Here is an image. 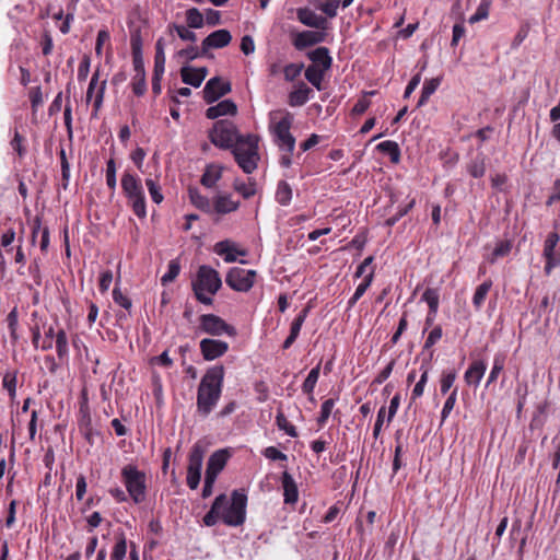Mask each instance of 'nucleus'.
I'll return each mask as SVG.
<instances>
[{
  "instance_id": "nucleus-1",
  "label": "nucleus",
  "mask_w": 560,
  "mask_h": 560,
  "mask_svg": "<svg viewBox=\"0 0 560 560\" xmlns=\"http://www.w3.org/2000/svg\"><path fill=\"white\" fill-rule=\"evenodd\" d=\"M224 368H209L200 380L197 388L196 413L207 418L217 407L223 390Z\"/></svg>"
},
{
  "instance_id": "nucleus-2",
  "label": "nucleus",
  "mask_w": 560,
  "mask_h": 560,
  "mask_svg": "<svg viewBox=\"0 0 560 560\" xmlns=\"http://www.w3.org/2000/svg\"><path fill=\"white\" fill-rule=\"evenodd\" d=\"M293 120V114L288 110H277L270 114V131L280 151L294 152L295 138L290 131Z\"/></svg>"
},
{
  "instance_id": "nucleus-3",
  "label": "nucleus",
  "mask_w": 560,
  "mask_h": 560,
  "mask_svg": "<svg viewBox=\"0 0 560 560\" xmlns=\"http://www.w3.org/2000/svg\"><path fill=\"white\" fill-rule=\"evenodd\" d=\"M222 285V280L217 270L209 266H200L196 280L192 282V289L197 300L206 305L212 303V295L215 294Z\"/></svg>"
},
{
  "instance_id": "nucleus-4",
  "label": "nucleus",
  "mask_w": 560,
  "mask_h": 560,
  "mask_svg": "<svg viewBox=\"0 0 560 560\" xmlns=\"http://www.w3.org/2000/svg\"><path fill=\"white\" fill-rule=\"evenodd\" d=\"M233 155L238 166L246 174H252L259 161L258 138L254 135H247L240 139L232 149Z\"/></svg>"
},
{
  "instance_id": "nucleus-5",
  "label": "nucleus",
  "mask_w": 560,
  "mask_h": 560,
  "mask_svg": "<svg viewBox=\"0 0 560 560\" xmlns=\"http://www.w3.org/2000/svg\"><path fill=\"white\" fill-rule=\"evenodd\" d=\"M121 188L133 213L140 219L145 218V197L141 179L136 174L126 171L121 176Z\"/></svg>"
},
{
  "instance_id": "nucleus-6",
  "label": "nucleus",
  "mask_w": 560,
  "mask_h": 560,
  "mask_svg": "<svg viewBox=\"0 0 560 560\" xmlns=\"http://www.w3.org/2000/svg\"><path fill=\"white\" fill-rule=\"evenodd\" d=\"M121 478L133 503H142L147 498L145 474L139 470L137 466L128 464L121 468Z\"/></svg>"
},
{
  "instance_id": "nucleus-7",
  "label": "nucleus",
  "mask_w": 560,
  "mask_h": 560,
  "mask_svg": "<svg viewBox=\"0 0 560 560\" xmlns=\"http://www.w3.org/2000/svg\"><path fill=\"white\" fill-rule=\"evenodd\" d=\"M247 495L243 491L234 490L228 504L221 509L220 517L228 526H241L246 518Z\"/></svg>"
},
{
  "instance_id": "nucleus-8",
  "label": "nucleus",
  "mask_w": 560,
  "mask_h": 560,
  "mask_svg": "<svg viewBox=\"0 0 560 560\" xmlns=\"http://www.w3.org/2000/svg\"><path fill=\"white\" fill-rule=\"evenodd\" d=\"M244 137L240 136L236 126L226 119L218 120L209 135L211 142L221 149H233L235 143Z\"/></svg>"
},
{
  "instance_id": "nucleus-9",
  "label": "nucleus",
  "mask_w": 560,
  "mask_h": 560,
  "mask_svg": "<svg viewBox=\"0 0 560 560\" xmlns=\"http://www.w3.org/2000/svg\"><path fill=\"white\" fill-rule=\"evenodd\" d=\"M208 334L211 336L228 335L233 337L236 330L233 326L229 325L224 319L214 314H203L199 317V325L196 334Z\"/></svg>"
},
{
  "instance_id": "nucleus-10",
  "label": "nucleus",
  "mask_w": 560,
  "mask_h": 560,
  "mask_svg": "<svg viewBox=\"0 0 560 560\" xmlns=\"http://www.w3.org/2000/svg\"><path fill=\"white\" fill-rule=\"evenodd\" d=\"M256 279V271L233 267L229 270L225 277L226 284L237 292L249 291Z\"/></svg>"
},
{
  "instance_id": "nucleus-11",
  "label": "nucleus",
  "mask_w": 560,
  "mask_h": 560,
  "mask_svg": "<svg viewBox=\"0 0 560 560\" xmlns=\"http://www.w3.org/2000/svg\"><path fill=\"white\" fill-rule=\"evenodd\" d=\"M203 455L202 446L196 443L190 451L187 468V485L192 490L197 489L200 482Z\"/></svg>"
},
{
  "instance_id": "nucleus-12",
  "label": "nucleus",
  "mask_w": 560,
  "mask_h": 560,
  "mask_svg": "<svg viewBox=\"0 0 560 560\" xmlns=\"http://www.w3.org/2000/svg\"><path fill=\"white\" fill-rule=\"evenodd\" d=\"M133 70L132 91L136 95L141 96L147 90L145 70L142 59L140 46L132 45Z\"/></svg>"
},
{
  "instance_id": "nucleus-13",
  "label": "nucleus",
  "mask_w": 560,
  "mask_h": 560,
  "mask_svg": "<svg viewBox=\"0 0 560 560\" xmlns=\"http://www.w3.org/2000/svg\"><path fill=\"white\" fill-rule=\"evenodd\" d=\"M560 241V235L556 232H551L548 234L545 244H544V257L546 259L545 271L546 273H550V271L560 265V253L556 252V247Z\"/></svg>"
},
{
  "instance_id": "nucleus-14",
  "label": "nucleus",
  "mask_w": 560,
  "mask_h": 560,
  "mask_svg": "<svg viewBox=\"0 0 560 560\" xmlns=\"http://www.w3.org/2000/svg\"><path fill=\"white\" fill-rule=\"evenodd\" d=\"M200 351L205 360L212 361L229 350V343L219 339L205 338L200 341Z\"/></svg>"
},
{
  "instance_id": "nucleus-15",
  "label": "nucleus",
  "mask_w": 560,
  "mask_h": 560,
  "mask_svg": "<svg viewBox=\"0 0 560 560\" xmlns=\"http://www.w3.org/2000/svg\"><path fill=\"white\" fill-rule=\"evenodd\" d=\"M231 91V84L222 79L214 77L210 79L203 88V98L208 104L219 100Z\"/></svg>"
},
{
  "instance_id": "nucleus-16",
  "label": "nucleus",
  "mask_w": 560,
  "mask_h": 560,
  "mask_svg": "<svg viewBox=\"0 0 560 560\" xmlns=\"http://www.w3.org/2000/svg\"><path fill=\"white\" fill-rule=\"evenodd\" d=\"M326 38V31H303L295 34L293 45L298 50H303L306 47L323 43Z\"/></svg>"
},
{
  "instance_id": "nucleus-17",
  "label": "nucleus",
  "mask_w": 560,
  "mask_h": 560,
  "mask_svg": "<svg viewBox=\"0 0 560 560\" xmlns=\"http://www.w3.org/2000/svg\"><path fill=\"white\" fill-rule=\"evenodd\" d=\"M296 16H298V20L302 24H304L308 27H313L316 30H324V31L327 30V24H328L327 19L315 13L310 8L298 9Z\"/></svg>"
},
{
  "instance_id": "nucleus-18",
  "label": "nucleus",
  "mask_w": 560,
  "mask_h": 560,
  "mask_svg": "<svg viewBox=\"0 0 560 560\" xmlns=\"http://www.w3.org/2000/svg\"><path fill=\"white\" fill-rule=\"evenodd\" d=\"M231 39L232 36L228 30L214 31L202 40V52L207 54L212 48H223L231 43Z\"/></svg>"
},
{
  "instance_id": "nucleus-19",
  "label": "nucleus",
  "mask_w": 560,
  "mask_h": 560,
  "mask_svg": "<svg viewBox=\"0 0 560 560\" xmlns=\"http://www.w3.org/2000/svg\"><path fill=\"white\" fill-rule=\"evenodd\" d=\"M214 253L223 257L225 262H234L237 256H245L246 252L237 248L236 244L230 240L218 242L213 248Z\"/></svg>"
},
{
  "instance_id": "nucleus-20",
  "label": "nucleus",
  "mask_w": 560,
  "mask_h": 560,
  "mask_svg": "<svg viewBox=\"0 0 560 560\" xmlns=\"http://www.w3.org/2000/svg\"><path fill=\"white\" fill-rule=\"evenodd\" d=\"M229 458L226 450H219L214 452L208 459L206 476L212 477L217 480L218 475L223 470Z\"/></svg>"
},
{
  "instance_id": "nucleus-21",
  "label": "nucleus",
  "mask_w": 560,
  "mask_h": 560,
  "mask_svg": "<svg viewBox=\"0 0 560 560\" xmlns=\"http://www.w3.org/2000/svg\"><path fill=\"white\" fill-rule=\"evenodd\" d=\"M240 207V201L234 200L229 194H218L212 200V213L228 214L236 211Z\"/></svg>"
},
{
  "instance_id": "nucleus-22",
  "label": "nucleus",
  "mask_w": 560,
  "mask_h": 560,
  "mask_svg": "<svg viewBox=\"0 0 560 560\" xmlns=\"http://www.w3.org/2000/svg\"><path fill=\"white\" fill-rule=\"evenodd\" d=\"M208 70L205 67L201 68H192L189 66H184L180 69V75L184 83L191 85L194 88H198L201 85L202 81L207 77Z\"/></svg>"
},
{
  "instance_id": "nucleus-23",
  "label": "nucleus",
  "mask_w": 560,
  "mask_h": 560,
  "mask_svg": "<svg viewBox=\"0 0 560 560\" xmlns=\"http://www.w3.org/2000/svg\"><path fill=\"white\" fill-rule=\"evenodd\" d=\"M105 88H106V81L105 80H103L98 84V71H96L92 75L91 81L89 83L88 91H86V100H88V102L91 101V98L93 97L94 92L96 91L95 98H94L95 112H97L101 108V106H102L103 98H104Z\"/></svg>"
},
{
  "instance_id": "nucleus-24",
  "label": "nucleus",
  "mask_w": 560,
  "mask_h": 560,
  "mask_svg": "<svg viewBox=\"0 0 560 560\" xmlns=\"http://www.w3.org/2000/svg\"><path fill=\"white\" fill-rule=\"evenodd\" d=\"M313 95V90L304 82H299L289 93L288 103L292 107L303 106Z\"/></svg>"
},
{
  "instance_id": "nucleus-25",
  "label": "nucleus",
  "mask_w": 560,
  "mask_h": 560,
  "mask_svg": "<svg viewBox=\"0 0 560 560\" xmlns=\"http://www.w3.org/2000/svg\"><path fill=\"white\" fill-rule=\"evenodd\" d=\"M237 113V106L232 100H224L207 109L206 116L209 119H217L221 116H234Z\"/></svg>"
},
{
  "instance_id": "nucleus-26",
  "label": "nucleus",
  "mask_w": 560,
  "mask_h": 560,
  "mask_svg": "<svg viewBox=\"0 0 560 560\" xmlns=\"http://www.w3.org/2000/svg\"><path fill=\"white\" fill-rule=\"evenodd\" d=\"M281 483L283 488V498L285 504H294L298 502L299 499V490L296 482L294 481L293 477L288 472L284 471L281 477Z\"/></svg>"
},
{
  "instance_id": "nucleus-27",
  "label": "nucleus",
  "mask_w": 560,
  "mask_h": 560,
  "mask_svg": "<svg viewBox=\"0 0 560 560\" xmlns=\"http://www.w3.org/2000/svg\"><path fill=\"white\" fill-rule=\"evenodd\" d=\"M228 504V497L225 494H220L218 495L212 505H211V509L210 511L203 516V524L206 526H214L219 520H221L220 517V513H221V509L223 508V505H226Z\"/></svg>"
},
{
  "instance_id": "nucleus-28",
  "label": "nucleus",
  "mask_w": 560,
  "mask_h": 560,
  "mask_svg": "<svg viewBox=\"0 0 560 560\" xmlns=\"http://www.w3.org/2000/svg\"><path fill=\"white\" fill-rule=\"evenodd\" d=\"M487 370V365L483 361H475L465 372V381L468 385L477 387L483 377Z\"/></svg>"
},
{
  "instance_id": "nucleus-29",
  "label": "nucleus",
  "mask_w": 560,
  "mask_h": 560,
  "mask_svg": "<svg viewBox=\"0 0 560 560\" xmlns=\"http://www.w3.org/2000/svg\"><path fill=\"white\" fill-rule=\"evenodd\" d=\"M308 310H302L299 315L293 319L290 328V334L283 342V349H289L300 335L301 328L307 317Z\"/></svg>"
},
{
  "instance_id": "nucleus-30",
  "label": "nucleus",
  "mask_w": 560,
  "mask_h": 560,
  "mask_svg": "<svg viewBox=\"0 0 560 560\" xmlns=\"http://www.w3.org/2000/svg\"><path fill=\"white\" fill-rule=\"evenodd\" d=\"M308 58L313 61L312 66H318L320 69L327 71L330 69L332 59L329 50L326 47H318L307 54Z\"/></svg>"
},
{
  "instance_id": "nucleus-31",
  "label": "nucleus",
  "mask_w": 560,
  "mask_h": 560,
  "mask_svg": "<svg viewBox=\"0 0 560 560\" xmlns=\"http://www.w3.org/2000/svg\"><path fill=\"white\" fill-rule=\"evenodd\" d=\"M165 42L163 38H159L155 43V56H154V73L156 81H160L165 71Z\"/></svg>"
},
{
  "instance_id": "nucleus-32",
  "label": "nucleus",
  "mask_w": 560,
  "mask_h": 560,
  "mask_svg": "<svg viewBox=\"0 0 560 560\" xmlns=\"http://www.w3.org/2000/svg\"><path fill=\"white\" fill-rule=\"evenodd\" d=\"M222 176V167L217 164L208 165L202 177L201 184L205 187H213Z\"/></svg>"
},
{
  "instance_id": "nucleus-33",
  "label": "nucleus",
  "mask_w": 560,
  "mask_h": 560,
  "mask_svg": "<svg viewBox=\"0 0 560 560\" xmlns=\"http://www.w3.org/2000/svg\"><path fill=\"white\" fill-rule=\"evenodd\" d=\"M189 199L196 208L206 213H212V201H210L206 196L201 195L198 189H189Z\"/></svg>"
},
{
  "instance_id": "nucleus-34",
  "label": "nucleus",
  "mask_w": 560,
  "mask_h": 560,
  "mask_svg": "<svg viewBox=\"0 0 560 560\" xmlns=\"http://www.w3.org/2000/svg\"><path fill=\"white\" fill-rule=\"evenodd\" d=\"M491 288H492L491 280H486L485 282H482L481 284H479L476 288L474 296H472V305L477 311H479L482 307V305L486 301V298H487L489 291L491 290Z\"/></svg>"
},
{
  "instance_id": "nucleus-35",
  "label": "nucleus",
  "mask_w": 560,
  "mask_h": 560,
  "mask_svg": "<svg viewBox=\"0 0 560 560\" xmlns=\"http://www.w3.org/2000/svg\"><path fill=\"white\" fill-rule=\"evenodd\" d=\"M376 149L387 154L393 163L397 164L400 161V149L395 141H383L377 144Z\"/></svg>"
},
{
  "instance_id": "nucleus-36",
  "label": "nucleus",
  "mask_w": 560,
  "mask_h": 560,
  "mask_svg": "<svg viewBox=\"0 0 560 560\" xmlns=\"http://www.w3.org/2000/svg\"><path fill=\"white\" fill-rule=\"evenodd\" d=\"M441 80L439 78H432L425 80L421 90V96L418 101V107H421L427 104L430 96L438 90Z\"/></svg>"
},
{
  "instance_id": "nucleus-37",
  "label": "nucleus",
  "mask_w": 560,
  "mask_h": 560,
  "mask_svg": "<svg viewBox=\"0 0 560 560\" xmlns=\"http://www.w3.org/2000/svg\"><path fill=\"white\" fill-rule=\"evenodd\" d=\"M324 73L325 70L320 69L318 66H308L305 70V79L320 91Z\"/></svg>"
},
{
  "instance_id": "nucleus-38",
  "label": "nucleus",
  "mask_w": 560,
  "mask_h": 560,
  "mask_svg": "<svg viewBox=\"0 0 560 560\" xmlns=\"http://www.w3.org/2000/svg\"><path fill=\"white\" fill-rule=\"evenodd\" d=\"M233 188L245 199H248L256 194V183L252 179H249L247 183L235 179L233 183Z\"/></svg>"
},
{
  "instance_id": "nucleus-39",
  "label": "nucleus",
  "mask_w": 560,
  "mask_h": 560,
  "mask_svg": "<svg viewBox=\"0 0 560 560\" xmlns=\"http://www.w3.org/2000/svg\"><path fill=\"white\" fill-rule=\"evenodd\" d=\"M55 339L58 358L60 360H63L65 358L68 357L69 352L68 338L66 331L63 329H59L55 335Z\"/></svg>"
},
{
  "instance_id": "nucleus-40",
  "label": "nucleus",
  "mask_w": 560,
  "mask_h": 560,
  "mask_svg": "<svg viewBox=\"0 0 560 560\" xmlns=\"http://www.w3.org/2000/svg\"><path fill=\"white\" fill-rule=\"evenodd\" d=\"M276 199L281 206H288L292 199V189L287 182H280L276 191Z\"/></svg>"
},
{
  "instance_id": "nucleus-41",
  "label": "nucleus",
  "mask_w": 560,
  "mask_h": 560,
  "mask_svg": "<svg viewBox=\"0 0 560 560\" xmlns=\"http://www.w3.org/2000/svg\"><path fill=\"white\" fill-rule=\"evenodd\" d=\"M127 553V540L124 535H120L110 553V560H125Z\"/></svg>"
},
{
  "instance_id": "nucleus-42",
  "label": "nucleus",
  "mask_w": 560,
  "mask_h": 560,
  "mask_svg": "<svg viewBox=\"0 0 560 560\" xmlns=\"http://www.w3.org/2000/svg\"><path fill=\"white\" fill-rule=\"evenodd\" d=\"M319 364L315 368H313L308 375L306 376L305 381L303 382L302 384V390L303 393L305 394H312L315 386H316V383L318 381V377H319Z\"/></svg>"
},
{
  "instance_id": "nucleus-43",
  "label": "nucleus",
  "mask_w": 560,
  "mask_h": 560,
  "mask_svg": "<svg viewBox=\"0 0 560 560\" xmlns=\"http://www.w3.org/2000/svg\"><path fill=\"white\" fill-rule=\"evenodd\" d=\"M276 424L279 430L284 431L289 436L295 438L298 435L295 427L289 422L282 411H279L276 416Z\"/></svg>"
},
{
  "instance_id": "nucleus-44",
  "label": "nucleus",
  "mask_w": 560,
  "mask_h": 560,
  "mask_svg": "<svg viewBox=\"0 0 560 560\" xmlns=\"http://www.w3.org/2000/svg\"><path fill=\"white\" fill-rule=\"evenodd\" d=\"M145 186L152 200L155 203L160 205L163 201L164 197L161 191V186L159 185V183L155 179L148 177L145 178Z\"/></svg>"
},
{
  "instance_id": "nucleus-45",
  "label": "nucleus",
  "mask_w": 560,
  "mask_h": 560,
  "mask_svg": "<svg viewBox=\"0 0 560 560\" xmlns=\"http://www.w3.org/2000/svg\"><path fill=\"white\" fill-rule=\"evenodd\" d=\"M422 301L427 302L430 313L435 315L439 307V293L434 289H427L422 294Z\"/></svg>"
},
{
  "instance_id": "nucleus-46",
  "label": "nucleus",
  "mask_w": 560,
  "mask_h": 560,
  "mask_svg": "<svg viewBox=\"0 0 560 560\" xmlns=\"http://www.w3.org/2000/svg\"><path fill=\"white\" fill-rule=\"evenodd\" d=\"M491 0H481L476 12L469 18V23L474 24L485 20L489 15Z\"/></svg>"
},
{
  "instance_id": "nucleus-47",
  "label": "nucleus",
  "mask_w": 560,
  "mask_h": 560,
  "mask_svg": "<svg viewBox=\"0 0 560 560\" xmlns=\"http://www.w3.org/2000/svg\"><path fill=\"white\" fill-rule=\"evenodd\" d=\"M187 24L191 28H200L203 25V15L196 8H191L186 12Z\"/></svg>"
},
{
  "instance_id": "nucleus-48",
  "label": "nucleus",
  "mask_w": 560,
  "mask_h": 560,
  "mask_svg": "<svg viewBox=\"0 0 560 560\" xmlns=\"http://www.w3.org/2000/svg\"><path fill=\"white\" fill-rule=\"evenodd\" d=\"M180 266L177 260H171L167 266V271L161 278L162 284H167L176 279L179 275Z\"/></svg>"
},
{
  "instance_id": "nucleus-49",
  "label": "nucleus",
  "mask_w": 560,
  "mask_h": 560,
  "mask_svg": "<svg viewBox=\"0 0 560 560\" xmlns=\"http://www.w3.org/2000/svg\"><path fill=\"white\" fill-rule=\"evenodd\" d=\"M168 31L171 33L172 32H176L177 35L183 40L191 42V43H195L197 40V35L192 31H189L188 28H186L183 25L172 24V25L168 26Z\"/></svg>"
},
{
  "instance_id": "nucleus-50",
  "label": "nucleus",
  "mask_w": 560,
  "mask_h": 560,
  "mask_svg": "<svg viewBox=\"0 0 560 560\" xmlns=\"http://www.w3.org/2000/svg\"><path fill=\"white\" fill-rule=\"evenodd\" d=\"M334 407H335V399H332V398L326 399L322 404L320 415L317 419V422L320 427H323L327 422L328 418L330 417V415L332 412Z\"/></svg>"
},
{
  "instance_id": "nucleus-51",
  "label": "nucleus",
  "mask_w": 560,
  "mask_h": 560,
  "mask_svg": "<svg viewBox=\"0 0 560 560\" xmlns=\"http://www.w3.org/2000/svg\"><path fill=\"white\" fill-rule=\"evenodd\" d=\"M340 0H327L326 2L316 5L318 10L326 14V16L332 19L337 15Z\"/></svg>"
},
{
  "instance_id": "nucleus-52",
  "label": "nucleus",
  "mask_w": 560,
  "mask_h": 560,
  "mask_svg": "<svg viewBox=\"0 0 560 560\" xmlns=\"http://www.w3.org/2000/svg\"><path fill=\"white\" fill-rule=\"evenodd\" d=\"M503 368H504V357L503 355H495L494 359H493L492 369H491L490 374L488 376L487 385H490L491 383H493L498 378V376L502 372Z\"/></svg>"
},
{
  "instance_id": "nucleus-53",
  "label": "nucleus",
  "mask_w": 560,
  "mask_h": 560,
  "mask_svg": "<svg viewBox=\"0 0 560 560\" xmlns=\"http://www.w3.org/2000/svg\"><path fill=\"white\" fill-rule=\"evenodd\" d=\"M469 174L475 177L479 178L485 175L486 167H485V161L482 158H476L471 161V163L468 166Z\"/></svg>"
},
{
  "instance_id": "nucleus-54",
  "label": "nucleus",
  "mask_w": 560,
  "mask_h": 560,
  "mask_svg": "<svg viewBox=\"0 0 560 560\" xmlns=\"http://www.w3.org/2000/svg\"><path fill=\"white\" fill-rule=\"evenodd\" d=\"M511 248L512 244L510 241L499 242L492 252L491 262L495 261L500 257L506 256L511 252Z\"/></svg>"
},
{
  "instance_id": "nucleus-55",
  "label": "nucleus",
  "mask_w": 560,
  "mask_h": 560,
  "mask_svg": "<svg viewBox=\"0 0 560 560\" xmlns=\"http://www.w3.org/2000/svg\"><path fill=\"white\" fill-rule=\"evenodd\" d=\"M106 184L109 189L115 190L116 188V164L113 159L108 160L106 163Z\"/></svg>"
},
{
  "instance_id": "nucleus-56",
  "label": "nucleus",
  "mask_w": 560,
  "mask_h": 560,
  "mask_svg": "<svg viewBox=\"0 0 560 560\" xmlns=\"http://www.w3.org/2000/svg\"><path fill=\"white\" fill-rule=\"evenodd\" d=\"M456 399H457V388H455L450 394V396L446 398V400L444 402V406H443V409H442V412H441L442 422L446 420V418L450 416V413L454 409V406L456 404Z\"/></svg>"
},
{
  "instance_id": "nucleus-57",
  "label": "nucleus",
  "mask_w": 560,
  "mask_h": 560,
  "mask_svg": "<svg viewBox=\"0 0 560 560\" xmlns=\"http://www.w3.org/2000/svg\"><path fill=\"white\" fill-rule=\"evenodd\" d=\"M303 69L302 63H289L283 69V75L287 81H293L295 80Z\"/></svg>"
},
{
  "instance_id": "nucleus-58",
  "label": "nucleus",
  "mask_w": 560,
  "mask_h": 560,
  "mask_svg": "<svg viewBox=\"0 0 560 560\" xmlns=\"http://www.w3.org/2000/svg\"><path fill=\"white\" fill-rule=\"evenodd\" d=\"M374 91L366 92L363 97L359 98L352 108V113L354 115L363 114L371 105V102L369 101L368 96L374 95Z\"/></svg>"
},
{
  "instance_id": "nucleus-59",
  "label": "nucleus",
  "mask_w": 560,
  "mask_h": 560,
  "mask_svg": "<svg viewBox=\"0 0 560 560\" xmlns=\"http://www.w3.org/2000/svg\"><path fill=\"white\" fill-rule=\"evenodd\" d=\"M201 55H205L202 52V50L200 51L195 46H190V47H187L185 49H180L179 51H177V57L178 58H182V59H185V60H188V61L197 59Z\"/></svg>"
},
{
  "instance_id": "nucleus-60",
  "label": "nucleus",
  "mask_w": 560,
  "mask_h": 560,
  "mask_svg": "<svg viewBox=\"0 0 560 560\" xmlns=\"http://www.w3.org/2000/svg\"><path fill=\"white\" fill-rule=\"evenodd\" d=\"M264 456L270 460H287L288 456L275 446H268L262 452Z\"/></svg>"
},
{
  "instance_id": "nucleus-61",
  "label": "nucleus",
  "mask_w": 560,
  "mask_h": 560,
  "mask_svg": "<svg viewBox=\"0 0 560 560\" xmlns=\"http://www.w3.org/2000/svg\"><path fill=\"white\" fill-rule=\"evenodd\" d=\"M442 334L443 331L441 326L434 327L425 339L424 349L433 347L442 338Z\"/></svg>"
},
{
  "instance_id": "nucleus-62",
  "label": "nucleus",
  "mask_w": 560,
  "mask_h": 560,
  "mask_svg": "<svg viewBox=\"0 0 560 560\" xmlns=\"http://www.w3.org/2000/svg\"><path fill=\"white\" fill-rule=\"evenodd\" d=\"M373 276H374V272L373 270L371 269L366 276L364 277L363 281L355 289V292H354V295L359 296L361 299V296L365 293V291L369 289V287L371 285L372 281H373Z\"/></svg>"
},
{
  "instance_id": "nucleus-63",
  "label": "nucleus",
  "mask_w": 560,
  "mask_h": 560,
  "mask_svg": "<svg viewBox=\"0 0 560 560\" xmlns=\"http://www.w3.org/2000/svg\"><path fill=\"white\" fill-rule=\"evenodd\" d=\"M456 375L455 373L451 372L447 374H444L441 378V393L446 394L451 387L453 386L455 382Z\"/></svg>"
},
{
  "instance_id": "nucleus-64",
  "label": "nucleus",
  "mask_w": 560,
  "mask_h": 560,
  "mask_svg": "<svg viewBox=\"0 0 560 560\" xmlns=\"http://www.w3.org/2000/svg\"><path fill=\"white\" fill-rule=\"evenodd\" d=\"M241 50L245 55H250L255 51V43L252 36L245 35L241 39Z\"/></svg>"
}]
</instances>
